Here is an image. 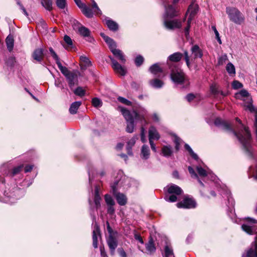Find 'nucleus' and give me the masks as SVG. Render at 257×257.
I'll use <instances>...</instances> for the list:
<instances>
[{"label": "nucleus", "instance_id": "4d7b16f0", "mask_svg": "<svg viewBox=\"0 0 257 257\" xmlns=\"http://www.w3.org/2000/svg\"><path fill=\"white\" fill-rule=\"evenodd\" d=\"M118 100H119V101L127 105H131L132 104V102L130 101L127 100L126 99L122 97H118Z\"/></svg>", "mask_w": 257, "mask_h": 257}, {"label": "nucleus", "instance_id": "c03bdc74", "mask_svg": "<svg viewBox=\"0 0 257 257\" xmlns=\"http://www.w3.org/2000/svg\"><path fill=\"white\" fill-rule=\"evenodd\" d=\"M92 104L95 107H99L102 105L101 101L98 98H94L92 100Z\"/></svg>", "mask_w": 257, "mask_h": 257}, {"label": "nucleus", "instance_id": "e2e57ef3", "mask_svg": "<svg viewBox=\"0 0 257 257\" xmlns=\"http://www.w3.org/2000/svg\"><path fill=\"white\" fill-rule=\"evenodd\" d=\"M152 118H153V120L155 122H159L160 120V118H159V115L156 113H155L153 114Z\"/></svg>", "mask_w": 257, "mask_h": 257}, {"label": "nucleus", "instance_id": "2f4dec72", "mask_svg": "<svg viewBox=\"0 0 257 257\" xmlns=\"http://www.w3.org/2000/svg\"><path fill=\"white\" fill-rule=\"evenodd\" d=\"M150 84L153 87L159 88H161L163 85L164 83L161 80L158 79H155L153 80H151L150 81Z\"/></svg>", "mask_w": 257, "mask_h": 257}, {"label": "nucleus", "instance_id": "0e129e2a", "mask_svg": "<svg viewBox=\"0 0 257 257\" xmlns=\"http://www.w3.org/2000/svg\"><path fill=\"white\" fill-rule=\"evenodd\" d=\"M100 253L101 255L103 257H107L106 252L105 251V249L104 247H100Z\"/></svg>", "mask_w": 257, "mask_h": 257}, {"label": "nucleus", "instance_id": "49530a36", "mask_svg": "<svg viewBox=\"0 0 257 257\" xmlns=\"http://www.w3.org/2000/svg\"><path fill=\"white\" fill-rule=\"evenodd\" d=\"M6 192H5V195L6 196V198L5 199V201L9 202L10 203H12L14 202L15 199L13 198V196H14L15 194L13 193H11L10 195L8 196V193H7V194H6Z\"/></svg>", "mask_w": 257, "mask_h": 257}, {"label": "nucleus", "instance_id": "09e8293b", "mask_svg": "<svg viewBox=\"0 0 257 257\" xmlns=\"http://www.w3.org/2000/svg\"><path fill=\"white\" fill-rule=\"evenodd\" d=\"M74 93L76 95L82 96L85 95L84 90L80 87H77L74 91Z\"/></svg>", "mask_w": 257, "mask_h": 257}, {"label": "nucleus", "instance_id": "4be33fe9", "mask_svg": "<svg viewBox=\"0 0 257 257\" xmlns=\"http://www.w3.org/2000/svg\"><path fill=\"white\" fill-rule=\"evenodd\" d=\"M150 155L149 148L147 145H143L141 149V157L143 159H148Z\"/></svg>", "mask_w": 257, "mask_h": 257}, {"label": "nucleus", "instance_id": "4468645a", "mask_svg": "<svg viewBox=\"0 0 257 257\" xmlns=\"http://www.w3.org/2000/svg\"><path fill=\"white\" fill-rule=\"evenodd\" d=\"M107 243L112 254H114V250L117 246V242L116 239L112 235H109Z\"/></svg>", "mask_w": 257, "mask_h": 257}, {"label": "nucleus", "instance_id": "bf43d9fd", "mask_svg": "<svg viewBox=\"0 0 257 257\" xmlns=\"http://www.w3.org/2000/svg\"><path fill=\"white\" fill-rule=\"evenodd\" d=\"M174 143H175V148L176 150L178 151L179 149L181 140L177 136H175Z\"/></svg>", "mask_w": 257, "mask_h": 257}, {"label": "nucleus", "instance_id": "412c9836", "mask_svg": "<svg viewBox=\"0 0 257 257\" xmlns=\"http://www.w3.org/2000/svg\"><path fill=\"white\" fill-rule=\"evenodd\" d=\"M134 117L136 119L140 121L144 120L145 122H146L145 120V116L147 113V111L145 109H142V110L139 112L134 111Z\"/></svg>", "mask_w": 257, "mask_h": 257}, {"label": "nucleus", "instance_id": "ea45409f", "mask_svg": "<svg viewBox=\"0 0 257 257\" xmlns=\"http://www.w3.org/2000/svg\"><path fill=\"white\" fill-rule=\"evenodd\" d=\"M100 197L98 194V192L97 189L95 190V195L94 197V202L96 209H97L100 206Z\"/></svg>", "mask_w": 257, "mask_h": 257}, {"label": "nucleus", "instance_id": "9d476101", "mask_svg": "<svg viewBox=\"0 0 257 257\" xmlns=\"http://www.w3.org/2000/svg\"><path fill=\"white\" fill-rule=\"evenodd\" d=\"M177 206L178 208H194L196 206V202L193 199L186 197L182 201L177 203Z\"/></svg>", "mask_w": 257, "mask_h": 257}, {"label": "nucleus", "instance_id": "f704fd0d", "mask_svg": "<svg viewBox=\"0 0 257 257\" xmlns=\"http://www.w3.org/2000/svg\"><path fill=\"white\" fill-rule=\"evenodd\" d=\"M7 48L10 51H11L14 46V40L12 37L8 36L6 40Z\"/></svg>", "mask_w": 257, "mask_h": 257}, {"label": "nucleus", "instance_id": "4c0bfd02", "mask_svg": "<svg viewBox=\"0 0 257 257\" xmlns=\"http://www.w3.org/2000/svg\"><path fill=\"white\" fill-rule=\"evenodd\" d=\"M59 69L62 72V73L65 75V76H67V74H68L69 73H70V71L66 67L62 66L61 63L58 62L57 64Z\"/></svg>", "mask_w": 257, "mask_h": 257}, {"label": "nucleus", "instance_id": "f257e3e1", "mask_svg": "<svg viewBox=\"0 0 257 257\" xmlns=\"http://www.w3.org/2000/svg\"><path fill=\"white\" fill-rule=\"evenodd\" d=\"M240 124V130L238 132L233 131L230 125L226 121H224L220 118H216L215 120L214 124L216 126H220L224 130L229 131L233 133V134L237 138L240 143L242 145L244 149L246 152L250 153V142H251V135L248 127L244 126L239 119L236 118Z\"/></svg>", "mask_w": 257, "mask_h": 257}, {"label": "nucleus", "instance_id": "680f3d73", "mask_svg": "<svg viewBox=\"0 0 257 257\" xmlns=\"http://www.w3.org/2000/svg\"><path fill=\"white\" fill-rule=\"evenodd\" d=\"M149 143H150L152 150L154 152H156V148L155 144H154V143L153 142V140H149Z\"/></svg>", "mask_w": 257, "mask_h": 257}, {"label": "nucleus", "instance_id": "a211bd4d", "mask_svg": "<svg viewBox=\"0 0 257 257\" xmlns=\"http://www.w3.org/2000/svg\"><path fill=\"white\" fill-rule=\"evenodd\" d=\"M210 89L211 93L215 97H218L220 95L222 97L226 95V94L225 92L220 91L218 89V86L216 84H212L210 86Z\"/></svg>", "mask_w": 257, "mask_h": 257}, {"label": "nucleus", "instance_id": "de8ad7c7", "mask_svg": "<svg viewBox=\"0 0 257 257\" xmlns=\"http://www.w3.org/2000/svg\"><path fill=\"white\" fill-rule=\"evenodd\" d=\"M211 28L212 30L214 31L215 35V38L217 39L218 42L221 44L222 43L221 39L219 36V34L218 32L217 31L216 27L215 26H212Z\"/></svg>", "mask_w": 257, "mask_h": 257}, {"label": "nucleus", "instance_id": "6e6552de", "mask_svg": "<svg viewBox=\"0 0 257 257\" xmlns=\"http://www.w3.org/2000/svg\"><path fill=\"white\" fill-rule=\"evenodd\" d=\"M171 78L172 81L178 84H184L188 86L189 82L187 77L181 70H172L171 73Z\"/></svg>", "mask_w": 257, "mask_h": 257}, {"label": "nucleus", "instance_id": "c85d7f7f", "mask_svg": "<svg viewBox=\"0 0 257 257\" xmlns=\"http://www.w3.org/2000/svg\"><path fill=\"white\" fill-rule=\"evenodd\" d=\"M120 111L122 113V114L125 119L126 121H128L134 119L133 116L131 113L130 111L127 109L124 108H121Z\"/></svg>", "mask_w": 257, "mask_h": 257}, {"label": "nucleus", "instance_id": "393cba45", "mask_svg": "<svg viewBox=\"0 0 257 257\" xmlns=\"http://www.w3.org/2000/svg\"><path fill=\"white\" fill-rule=\"evenodd\" d=\"M136 140L137 138L133 137L127 143L126 150L128 155L130 156L133 155L132 148L135 144Z\"/></svg>", "mask_w": 257, "mask_h": 257}, {"label": "nucleus", "instance_id": "2eb2a0df", "mask_svg": "<svg viewBox=\"0 0 257 257\" xmlns=\"http://www.w3.org/2000/svg\"><path fill=\"white\" fill-rule=\"evenodd\" d=\"M160 138V135L157 129L154 126H151L149 130V140H158Z\"/></svg>", "mask_w": 257, "mask_h": 257}, {"label": "nucleus", "instance_id": "774afa93", "mask_svg": "<svg viewBox=\"0 0 257 257\" xmlns=\"http://www.w3.org/2000/svg\"><path fill=\"white\" fill-rule=\"evenodd\" d=\"M33 165H28L25 167V172L26 173L29 172L31 171V170L33 169Z\"/></svg>", "mask_w": 257, "mask_h": 257}, {"label": "nucleus", "instance_id": "7c9ffc66", "mask_svg": "<svg viewBox=\"0 0 257 257\" xmlns=\"http://www.w3.org/2000/svg\"><path fill=\"white\" fill-rule=\"evenodd\" d=\"M106 24L108 28L112 31H116L118 29L117 24L114 21L108 20L106 21Z\"/></svg>", "mask_w": 257, "mask_h": 257}, {"label": "nucleus", "instance_id": "79ce46f5", "mask_svg": "<svg viewBox=\"0 0 257 257\" xmlns=\"http://www.w3.org/2000/svg\"><path fill=\"white\" fill-rule=\"evenodd\" d=\"M185 148L189 152L192 158L195 160H197L198 159L197 155L193 151L192 149L188 144L185 145Z\"/></svg>", "mask_w": 257, "mask_h": 257}, {"label": "nucleus", "instance_id": "58836bf2", "mask_svg": "<svg viewBox=\"0 0 257 257\" xmlns=\"http://www.w3.org/2000/svg\"><path fill=\"white\" fill-rule=\"evenodd\" d=\"M41 3L47 10L50 11L52 9V3L51 0H42Z\"/></svg>", "mask_w": 257, "mask_h": 257}, {"label": "nucleus", "instance_id": "a19ab883", "mask_svg": "<svg viewBox=\"0 0 257 257\" xmlns=\"http://www.w3.org/2000/svg\"><path fill=\"white\" fill-rule=\"evenodd\" d=\"M228 58L226 54H224L220 56L218 60V65H222L227 61Z\"/></svg>", "mask_w": 257, "mask_h": 257}, {"label": "nucleus", "instance_id": "ddd939ff", "mask_svg": "<svg viewBox=\"0 0 257 257\" xmlns=\"http://www.w3.org/2000/svg\"><path fill=\"white\" fill-rule=\"evenodd\" d=\"M112 189L117 203L120 205H124L127 202L126 197L123 194L117 192L114 186H112Z\"/></svg>", "mask_w": 257, "mask_h": 257}, {"label": "nucleus", "instance_id": "aec40b11", "mask_svg": "<svg viewBox=\"0 0 257 257\" xmlns=\"http://www.w3.org/2000/svg\"><path fill=\"white\" fill-rule=\"evenodd\" d=\"M43 50L41 48L36 49L33 53L32 57L37 62H41L43 59Z\"/></svg>", "mask_w": 257, "mask_h": 257}, {"label": "nucleus", "instance_id": "f8f14e48", "mask_svg": "<svg viewBox=\"0 0 257 257\" xmlns=\"http://www.w3.org/2000/svg\"><path fill=\"white\" fill-rule=\"evenodd\" d=\"M197 7L196 5H191L188 8V11L190 12V17L188 18L187 21V26L185 29V34L186 36H187L189 33V29L190 27V23L192 20V17H193L197 12Z\"/></svg>", "mask_w": 257, "mask_h": 257}, {"label": "nucleus", "instance_id": "e433bc0d", "mask_svg": "<svg viewBox=\"0 0 257 257\" xmlns=\"http://www.w3.org/2000/svg\"><path fill=\"white\" fill-rule=\"evenodd\" d=\"M146 249L147 251L150 253L153 252L156 250V247L155 246L153 241L151 240L146 244Z\"/></svg>", "mask_w": 257, "mask_h": 257}, {"label": "nucleus", "instance_id": "b1692460", "mask_svg": "<svg viewBox=\"0 0 257 257\" xmlns=\"http://www.w3.org/2000/svg\"><path fill=\"white\" fill-rule=\"evenodd\" d=\"M197 172L200 176L201 177H205L208 176V175H210L211 177V179L214 180L215 177L211 175V174L209 172H207L205 169L202 168L201 167H197L196 168Z\"/></svg>", "mask_w": 257, "mask_h": 257}, {"label": "nucleus", "instance_id": "6e6d98bb", "mask_svg": "<svg viewBox=\"0 0 257 257\" xmlns=\"http://www.w3.org/2000/svg\"><path fill=\"white\" fill-rule=\"evenodd\" d=\"M92 9L93 10V12L96 13L97 15L101 14V11L98 7L96 3L93 1L92 2Z\"/></svg>", "mask_w": 257, "mask_h": 257}, {"label": "nucleus", "instance_id": "9b49d317", "mask_svg": "<svg viewBox=\"0 0 257 257\" xmlns=\"http://www.w3.org/2000/svg\"><path fill=\"white\" fill-rule=\"evenodd\" d=\"M74 30L77 31L80 35L83 37L89 36L90 31L88 29L82 26L77 22H74L73 25Z\"/></svg>", "mask_w": 257, "mask_h": 257}, {"label": "nucleus", "instance_id": "39448f33", "mask_svg": "<svg viewBox=\"0 0 257 257\" xmlns=\"http://www.w3.org/2000/svg\"><path fill=\"white\" fill-rule=\"evenodd\" d=\"M164 191L168 194H166L165 199L170 202H174L177 201V195H180L183 191L180 187L173 184L167 185L164 188Z\"/></svg>", "mask_w": 257, "mask_h": 257}, {"label": "nucleus", "instance_id": "3c124183", "mask_svg": "<svg viewBox=\"0 0 257 257\" xmlns=\"http://www.w3.org/2000/svg\"><path fill=\"white\" fill-rule=\"evenodd\" d=\"M49 51H50L52 56L53 57V58L56 61V64H57L58 62H60V61L58 56H57L56 53L55 52V51L52 48H49Z\"/></svg>", "mask_w": 257, "mask_h": 257}, {"label": "nucleus", "instance_id": "0eeeda50", "mask_svg": "<svg viewBox=\"0 0 257 257\" xmlns=\"http://www.w3.org/2000/svg\"><path fill=\"white\" fill-rule=\"evenodd\" d=\"M100 35L108 45L111 52L114 56L117 58L120 62L124 63L126 61L124 56L120 50L116 49V45L114 41L108 36L105 35L103 33H101Z\"/></svg>", "mask_w": 257, "mask_h": 257}, {"label": "nucleus", "instance_id": "20e7f679", "mask_svg": "<svg viewBox=\"0 0 257 257\" xmlns=\"http://www.w3.org/2000/svg\"><path fill=\"white\" fill-rule=\"evenodd\" d=\"M191 52L190 56L187 51L184 53L185 61L189 69H191L192 64L195 63L196 59L201 58L203 56V51L197 45H194L191 47Z\"/></svg>", "mask_w": 257, "mask_h": 257}, {"label": "nucleus", "instance_id": "864d4df0", "mask_svg": "<svg viewBox=\"0 0 257 257\" xmlns=\"http://www.w3.org/2000/svg\"><path fill=\"white\" fill-rule=\"evenodd\" d=\"M66 0H57L56 4L58 8L60 9H64L66 6Z\"/></svg>", "mask_w": 257, "mask_h": 257}, {"label": "nucleus", "instance_id": "c9c22d12", "mask_svg": "<svg viewBox=\"0 0 257 257\" xmlns=\"http://www.w3.org/2000/svg\"><path fill=\"white\" fill-rule=\"evenodd\" d=\"M226 69L230 75H234L235 74V67L231 63H228L227 64Z\"/></svg>", "mask_w": 257, "mask_h": 257}, {"label": "nucleus", "instance_id": "c756f323", "mask_svg": "<svg viewBox=\"0 0 257 257\" xmlns=\"http://www.w3.org/2000/svg\"><path fill=\"white\" fill-rule=\"evenodd\" d=\"M82 9L83 13L88 18H91L93 16V13L92 10L87 6L82 4V8H80Z\"/></svg>", "mask_w": 257, "mask_h": 257}, {"label": "nucleus", "instance_id": "cd10ccee", "mask_svg": "<svg viewBox=\"0 0 257 257\" xmlns=\"http://www.w3.org/2000/svg\"><path fill=\"white\" fill-rule=\"evenodd\" d=\"M150 71L154 75H157L162 72V69L158 63L155 64L151 66L149 69Z\"/></svg>", "mask_w": 257, "mask_h": 257}, {"label": "nucleus", "instance_id": "1a4fd4ad", "mask_svg": "<svg viewBox=\"0 0 257 257\" xmlns=\"http://www.w3.org/2000/svg\"><path fill=\"white\" fill-rule=\"evenodd\" d=\"M109 57L112 63V67L115 72L121 76H124L126 73V68L122 66L116 60L111 56H109Z\"/></svg>", "mask_w": 257, "mask_h": 257}, {"label": "nucleus", "instance_id": "6ab92c4d", "mask_svg": "<svg viewBox=\"0 0 257 257\" xmlns=\"http://www.w3.org/2000/svg\"><path fill=\"white\" fill-rule=\"evenodd\" d=\"M80 65L81 69L83 70L85 69L87 67H89L91 64L89 58L84 55H82L80 57Z\"/></svg>", "mask_w": 257, "mask_h": 257}, {"label": "nucleus", "instance_id": "69168bd1", "mask_svg": "<svg viewBox=\"0 0 257 257\" xmlns=\"http://www.w3.org/2000/svg\"><path fill=\"white\" fill-rule=\"evenodd\" d=\"M186 98L189 102H190L195 98V96L193 94H189L186 96Z\"/></svg>", "mask_w": 257, "mask_h": 257}, {"label": "nucleus", "instance_id": "603ef678", "mask_svg": "<svg viewBox=\"0 0 257 257\" xmlns=\"http://www.w3.org/2000/svg\"><path fill=\"white\" fill-rule=\"evenodd\" d=\"M144 62V58L140 55L138 56L135 59V64L137 66H141Z\"/></svg>", "mask_w": 257, "mask_h": 257}, {"label": "nucleus", "instance_id": "473e14b6", "mask_svg": "<svg viewBox=\"0 0 257 257\" xmlns=\"http://www.w3.org/2000/svg\"><path fill=\"white\" fill-rule=\"evenodd\" d=\"M127 125L126 127V131L128 133H132L134 132L135 124L134 119L126 121Z\"/></svg>", "mask_w": 257, "mask_h": 257}, {"label": "nucleus", "instance_id": "f3484780", "mask_svg": "<svg viewBox=\"0 0 257 257\" xmlns=\"http://www.w3.org/2000/svg\"><path fill=\"white\" fill-rule=\"evenodd\" d=\"M100 235V231L98 226L95 224L94 226V229L93 231V246L94 248H97L98 246V241L97 238L98 236Z\"/></svg>", "mask_w": 257, "mask_h": 257}, {"label": "nucleus", "instance_id": "a18cd8bd", "mask_svg": "<svg viewBox=\"0 0 257 257\" xmlns=\"http://www.w3.org/2000/svg\"><path fill=\"white\" fill-rule=\"evenodd\" d=\"M105 200L107 205H113L114 202L112 197L109 195H105Z\"/></svg>", "mask_w": 257, "mask_h": 257}, {"label": "nucleus", "instance_id": "8fccbe9b", "mask_svg": "<svg viewBox=\"0 0 257 257\" xmlns=\"http://www.w3.org/2000/svg\"><path fill=\"white\" fill-rule=\"evenodd\" d=\"M242 83L237 80H234L232 83V87L234 89H237L242 87Z\"/></svg>", "mask_w": 257, "mask_h": 257}, {"label": "nucleus", "instance_id": "bb28decb", "mask_svg": "<svg viewBox=\"0 0 257 257\" xmlns=\"http://www.w3.org/2000/svg\"><path fill=\"white\" fill-rule=\"evenodd\" d=\"M162 153L166 157L171 156L173 153L172 147L170 146H164L162 148Z\"/></svg>", "mask_w": 257, "mask_h": 257}, {"label": "nucleus", "instance_id": "5701e85b", "mask_svg": "<svg viewBox=\"0 0 257 257\" xmlns=\"http://www.w3.org/2000/svg\"><path fill=\"white\" fill-rule=\"evenodd\" d=\"M81 101H75L73 102L69 108V112L72 114H76L77 112V110L81 105Z\"/></svg>", "mask_w": 257, "mask_h": 257}, {"label": "nucleus", "instance_id": "dca6fc26", "mask_svg": "<svg viewBox=\"0 0 257 257\" xmlns=\"http://www.w3.org/2000/svg\"><path fill=\"white\" fill-rule=\"evenodd\" d=\"M78 73L79 72L77 71L73 72L70 71V73L65 76L68 81V83L70 87L74 85L75 81L77 79Z\"/></svg>", "mask_w": 257, "mask_h": 257}, {"label": "nucleus", "instance_id": "7ed1b4c3", "mask_svg": "<svg viewBox=\"0 0 257 257\" xmlns=\"http://www.w3.org/2000/svg\"><path fill=\"white\" fill-rule=\"evenodd\" d=\"M177 15V12L171 5L166 7V14L164 16V25L168 29L179 28L181 27V22L178 20H169V18H172Z\"/></svg>", "mask_w": 257, "mask_h": 257}, {"label": "nucleus", "instance_id": "5fc2aeb1", "mask_svg": "<svg viewBox=\"0 0 257 257\" xmlns=\"http://www.w3.org/2000/svg\"><path fill=\"white\" fill-rule=\"evenodd\" d=\"M165 251L166 257H170L171 255H173V250L169 246H166Z\"/></svg>", "mask_w": 257, "mask_h": 257}, {"label": "nucleus", "instance_id": "052dcab7", "mask_svg": "<svg viewBox=\"0 0 257 257\" xmlns=\"http://www.w3.org/2000/svg\"><path fill=\"white\" fill-rule=\"evenodd\" d=\"M134 237H135V238L136 240H138L141 243H142V244L144 243V241H143V238H142V237L140 235L136 233L135 234Z\"/></svg>", "mask_w": 257, "mask_h": 257}, {"label": "nucleus", "instance_id": "13d9d810", "mask_svg": "<svg viewBox=\"0 0 257 257\" xmlns=\"http://www.w3.org/2000/svg\"><path fill=\"white\" fill-rule=\"evenodd\" d=\"M23 168V166H19L13 169L12 171V175L14 176L17 174H18L21 170Z\"/></svg>", "mask_w": 257, "mask_h": 257}, {"label": "nucleus", "instance_id": "f03ea898", "mask_svg": "<svg viewBox=\"0 0 257 257\" xmlns=\"http://www.w3.org/2000/svg\"><path fill=\"white\" fill-rule=\"evenodd\" d=\"M246 220L248 224H243L241 228L243 231L249 234H256L254 241L252 243L251 247L247 251L246 254H243L242 257L257 256V220L247 217Z\"/></svg>", "mask_w": 257, "mask_h": 257}, {"label": "nucleus", "instance_id": "a878e982", "mask_svg": "<svg viewBox=\"0 0 257 257\" xmlns=\"http://www.w3.org/2000/svg\"><path fill=\"white\" fill-rule=\"evenodd\" d=\"M183 54L180 52L174 53L169 57V60L172 62H177L181 60Z\"/></svg>", "mask_w": 257, "mask_h": 257}, {"label": "nucleus", "instance_id": "423d86ee", "mask_svg": "<svg viewBox=\"0 0 257 257\" xmlns=\"http://www.w3.org/2000/svg\"><path fill=\"white\" fill-rule=\"evenodd\" d=\"M226 13L232 22L237 25H241L244 23V16L236 8L227 7L226 8Z\"/></svg>", "mask_w": 257, "mask_h": 257}, {"label": "nucleus", "instance_id": "37998d69", "mask_svg": "<svg viewBox=\"0 0 257 257\" xmlns=\"http://www.w3.org/2000/svg\"><path fill=\"white\" fill-rule=\"evenodd\" d=\"M188 171H189L190 174L191 175V176L192 177L197 178L198 179V181L200 183V184L202 186H203V183L198 179L197 174L195 173V171L191 167H188Z\"/></svg>", "mask_w": 257, "mask_h": 257}, {"label": "nucleus", "instance_id": "72a5a7b5", "mask_svg": "<svg viewBox=\"0 0 257 257\" xmlns=\"http://www.w3.org/2000/svg\"><path fill=\"white\" fill-rule=\"evenodd\" d=\"M64 42L67 44V46L64 45L66 49H69L72 48L73 43L70 37L65 35L64 37Z\"/></svg>", "mask_w": 257, "mask_h": 257}, {"label": "nucleus", "instance_id": "338daca9", "mask_svg": "<svg viewBox=\"0 0 257 257\" xmlns=\"http://www.w3.org/2000/svg\"><path fill=\"white\" fill-rule=\"evenodd\" d=\"M108 207L107 209V212L110 214H112L114 212V209L113 207V205H108Z\"/></svg>", "mask_w": 257, "mask_h": 257}]
</instances>
